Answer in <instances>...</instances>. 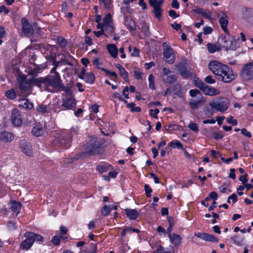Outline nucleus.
Returning <instances> with one entry per match:
<instances>
[{"instance_id": "f257e3e1", "label": "nucleus", "mask_w": 253, "mask_h": 253, "mask_svg": "<svg viewBox=\"0 0 253 253\" xmlns=\"http://www.w3.org/2000/svg\"><path fill=\"white\" fill-rule=\"evenodd\" d=\"M31 82L36 84V86L42 88L48 92H53V90L56 92L64 91L66 95H71L73 93L71 87L66 86L63 83L59 73L55 75H49L45 77H40L37 80H33Z\"/></svg>"}, {"instance_id": "f03ea898", "label": "nucleus", "mask_w": 253, "mask_h": 253, "mask_svg": "<svg viewBox=\"0 0 253 253\" xmlns=\"http://www.w3.org/2000/svg\"><path fill=\"white\" fill-rule=\"evenodd\" d=\"M209 68L215 75L217 80L225 83H230L236 79V76L230 67L217 61H211Z\"/></svg>"}, {"instance_id": "7ed1b4c3", "label": "nucleus", "mask_w": 253, "mask_h": 253, "mask_svg": "<svg viewBox=\"0 0 253 253\" xmlns=\"http://www.w3.org/2000/svg\"><path fill=\"white\" fill-rule=\"evenodd\" d=\"M41 72L40 68H35L29 72L28 75L31 76V77L27 79L28 76L23 74L19 69H17L18 76L17 77V81L18 84L19 89L22 93H24L27 91L31 86H36V84L31 82L33 80H37L36 78L39 73Z\"/></svg>"}, {"instance_id": "20e7f679", "label": "nucleus", "mask_w": 253, "mask_h": 253, "mask_svg": "<svg viewBox=\"0 0 253 253\" xmlns=\"http://www.w3.org/2000/svg\"><path fill=\"white\" fill-rule=\"evenodd\" d=\"M104 144L103 139L89 136L88 140L84 145V153L89 156L101 154L103 151Z\"/></svg>"}, {"instance_id": "39448f33", "label": "nucleus", "mask_w": 253, "mask_h": 253, "mask_svg": "<svg viewBox=\"0 0 253 253\" xmlns=\"http://www.w3.org/2000/svg\"><path fill=\"white\" fill-rule=\"evenodd\" d=\"M71 133L66 132L62 133L58 136L55 137L52 141V144L55 147L67 149L71 146Z\"/></svg>"}, {"instance_id": "423d86ee", "label": "nucleus", "mask_w": 253, "mask_h": 253, "mask_svg": "<svg viewBox=\"0 0 253 253\" xmlns=\"http://www.w3.org/2000/svg\"><path fill=\"white\" fill-rule=\"evenodd\" d=\"M218 42L226 51L235 50L237 48V41L235 37L230 35V33L221 35L218 39Z\"/></svg>"}, {"instance_id": "0eeeda50", "label": "nucleus", "mask_w": 253, "mask_h": 253, "mask_svg": "<svg viewBox=\"0 0 253 253\" xmlns=\"http://www.w3.org/2000/svg\"><path fill=\"white\" fill-rule=\"evenodd\" d=\"M193 84L206 95L213 96L219 93V91L218 89L208 85L199 79L194 80Z\"/></svg>"}, {"instance_id": "6e6552de", "label": "nucleus", "mask_w": 253, "mask_h": 253, "mask_svg": "<svg viewBox=\"0 0 253 253\" xmlns=\"http://www.w3.org/2000/svg\"><path fill=\"white\" fill-rule=\"evenodd\" d=\"M163 48V58L169 64H172L175 59V56L173 48L166 42H164L162 45Z\"/></svg>"}, {"instance_id": "1a4fd4ad", "label": "nucleus", "mask_w": 253, "mask_h": 253, "mask_svg": "<svg viewBox=\"0 0 253 253\" xmlns=\"http://www.w3.org/2000/svg\"><path fill=\"white\" fill-rule=\"evenodd\" d=\"M209 105L213 109L223 113L228 109L229 102L226 99L221 98L218 101L212 100L209 103Z\"/></svg>"}, {"instance_id": "9d476101", "label": "nucleus", "mask_w": 253, "mask_h": 253, "mask_svg": "<svg viewBox=\"0 0 253 253\" xmlns=\"http://www.w3.org/2000/svg\"><path fill=\"white\" fill-rule=\"evenodd\" d=\"M240 76L244 81L253 80V62L244 65L241 71Z\"/></svg>"}, {"instance_id": "9b49d317", "label": "nucleus", "mask_w": 253, "mask_h": 253, "mask_svg": "<svg viewBox=\"0 0 253 253\" xmlns=\"http://www.w3.org/2000/svg\"><path fill=\"white\" fill-rule=\"evenodd\" d=\"M66 96H68V95ZM69 96V97H66L62 99V104L60 107L61 110L64 111L68 110L75 111L76 109L77 101L74 97L72 96V94Z\"/></svg>"}, {"instance_id": "f8f14e48", "label": "nucleus", "mask_w": 253, "mask_h": 253, "mask_svg": "<svg viewBox=\"0 0 253 253\" xmlns=\"http://www.w3.org/2000/svg\"><path fill=\"white\" fill-rule=\"evenodd\" d=\"M10 120L14 127H20L23 124V119L20 112L17 109L12 110L10 115Z\"/></svg>"}, {"instance_id": "ddd939ff", "label": "nucleus", "mask_w": 253, "mask_h": 253, "mask_svg": "<svg viewBox=\"0 0 253 253\" xmlns=\"http://www.w3.org/2000/svg\"><path fill=\"white\" fill-rule=\"evenodd\" d=\"M164 1H149L150 6L153 8V12L155 17L160 20L162 17V13L163 11L161 6L164 3Z\"/></svg>"}, {"instance_id": "4468645a", "label": "nucleus", "mask_w": 253, "mask_h": 253, "mask_svg": "<svg viewBox=\"0 0 253 253\" xmlns=\"http://www.w3.org/2000/svg\"><path fill=\"white\" fill-rule=\"evenodd\" d=\"M176 67L183 79H188L192 77V73L187 69V63L186 62L179 63L176 66Z\"/></svg>"}, {"instance_id": "2eb2a0df", "label": "nucleus", "mask_w": 253, "mask_h": 253, "mask_svg": "<svg viewBox=\"0 0 253 253\" xmlns=\"http://www.w3.org/2000/svg\"><path fill=\"white\" fill-rule=\"evenodd\" d=\"M21 151L28 156H32L33 154V149L30 142L25 139L21 140L19 143Z\"/></svg>"}, {"instance_id": "dca6fc26", "label": "nucleus", "mask_w": 253, "mask_h": 253, "mask_svg": "<svg viewBox=\"0 0 253 253\" xmlns=\"http://www.w3.org/2000/svg\"><path fill=\"white\" fill-rule=\"evenodd\" d=\"M81 79L84 80L85 83L92 84H93L95 77L93 73H86L85 69L82 68V71L78 76Z\"/></svg>"}, {"instance_id": "f3484780", "label": "nucleus", "mask_w": 253, "mask_h": 253, "mask_svg": "<svg viewBox=\"0 0 253 253\" xmlns=\"http://www.w3.org/2000/svg\"><path fill=\"white\" fill-rule=\"evenodd\" d=\"M21 21L23 33L26 36L33 35V28L28 20L24 17L21 18Z\"/></svg>"}, {"instance_id": "a211bd4d", "label": "nucleus", "mask_w": 253, "mask_h": 253, "mask_svg": "<svg viewBox=\"0 0 253 253\" xmlns=\"http://www.w3.org/2000/svg\"><path fill=\"white\" fill-rule=\"evenodd\" d=\"M29 234L30 231H27L24 234L26 239L20 245V248L22 250H29L34 244V241L32 240V237Z\"/></svg>"}, {"instance_id": "6ab92c4d", "label": "nucleus", "mask_w": 253, "mask_h": 253, "mask_svg": "<svg viewBox=\"0 0 253 253\" xmlns=\"http://www.w3.org/2000/svg\"><path fill=\"white\" fill-rule=\"evenodd\" d=\"M195 236L207 242L214 243L217 242L218 241V239L213 235L206 233H195Z\"/></svg>"}, {"instance_id": "aec40b11", "label": "nucleus", "mask_w": 253, "mask_h": 253, "mask_svg": "<svg viewBox=\"0 0 253 253\" xmlns=\"http://www.w3.org/2000/svg\"><path fill=\"white\" fill-rule=\"evenodd\" d=\"M124 24L126 27L130 32L135 30L136 24L130 15H125L124 16Z\"/></svg>"}, {"instance_id": "412c9836", "label": "nucleus", "mask_w": 253, "mask_h": 253, "mask_svg": "<svg viewBox=\"0 0 253 253\" xmlns=\"http://www.w3.org/2000/svg\"><path fill=\"white\" fill-rule=\"evenodd\" d=\"M14 139V136L12 133L3 130L0 132V141L7 143L10 142Z\"/></svg>"}, {"instance_id": "4be33fe9", "label": "nucleus", "mask_w": 253, "mask_h": 253, "mask_svg": "<svg viewBox=\"0 0 253 253\" xmlns=\"http://www.w3.org/2000/svg\"><path fill=\"white\" fill-rule=\"evenodd\" d=\"M18 102L20 103L19 105V107L24 110H31L34 107L33 103L30 102L27 98H19L18 99Z\"/></svg>"}, {"instance_id": "5701e85b", "label": "nucleus", "mask_w": 253, "mask_h": 253, "mask_svg": "<svg viewBox=\"0 0 253 253\" xmlns=\"http://www.w3.org/2000/svg\"><path fill=\"white\" fill-rule=\"evenodd\" d=\"M227 18L228 17L226 14L223 12V16H222L219 19V23L220 24V27L226 34L229 33V31L227 29V26L228 24V20Z\"/></svg>"}, {"instance_id": "b1692460", "label": "nucleus", "mask_w": 253, "mask_h": 253, "mask_svg": "<svg viewBox=\"0 0 253 253\" xmlns=\"http://www.w3.org/2000/svg\"><path fill=\"white\" fill-rule=\"evenodd\" d=\"M170 242L175 247H179L182 242V238L179 235L173 233L170 236H168Z\"/></svg>"}, {"instance_id": "393cba45", "label": "nucleus", "mask_w": 253, "mask_h": 253, "mask_svg": "<svg viewBox=\"0 0 253 253\" xmlns=\"http://www.w3.org/2000/svg\"><path fill=\"white\" fill-rule=\"evenodd\" d=\"M112 166L111 164L107 162H102L97 166L96 169L98 171L99 173H103L110 169H112Z\"/></svg>"}, {"instance_id": "a878e982", "label": "nucleus", "mask_w": 253, "mask_h": 253, "mask_svg": "<svg viewBox=\"0 0 253 253\" xmlns=\"http://www.w3.org/2000/svg\"><path fill=\"white\" fill-rule=\"evenodd\" d=\"M192 11L194 13L200 14L202 17L207 19H211V13L210 11V10L204 11L203 8H196L193 9Z\"/></svg>"}, {"instance_id": "bb28decb", "label": "nucleus", "mask_w": 253, "mask_h": 253, "mask_svg": "<svg viewBox=\"0 0 253 253\" xmlns=\"http://www.w3.org/2000/svg\"><path fill=\"white\" fill-rule=\"evenodd\" d=\"M125 213L130 220H135L139 216L138 211L135 209H126Z\"/></svg>"}, {"instance_id": "cd10ccee", "label": "nucleus", "mask_w": 253, "mask_h": 253, "mask_svg": "<svg viewBox=\"0 0 253 253\" xmlns=\"http://www.w3.org/2000/svg\"><path fill=\"white\" fill-rule=\"evenodd\" d=\"M21 207L22 204L19 202H17L15 200H13L11 202V210L16 215L19 214Z\"/></svg>"}, {"instance_id": "c85d7f7f", "label": "nucleus", "mask_w": 253, "mask_h": 253, "mask_svg": "<svg viewBox=\"0 0 253 253\" xmlns=\"http://www.w3.org/2000/svg\"><path fill=\"white\" fill-rule=\"evenodd\" d=\"M106 47L112 57L114 58L117 57L118 49L114 44H108L107 45Z\"/></svg>"}, {"instance_id": "c756f323", "label": "nucleus", "mask_w": 253, "mask_h": 253, "mask_svg": "<svg viewBox=\"0 0 253 253\" xmlns=\"http://www.w3.org/2000/svg\"><path fill=\"white\" fill-rule=\"evenodd\" d=\"M31 133L33 135L37 137L42 135L43 133V129L42 125L40 124H37L32 128Z\"/></svg>"}, {"instance_id": "7c9ffc66", "label": "nucleus", "mask_w": 253, "mask_h": 253, "mask_svg": "<svg viewBox=\"0 0 253 253\" xmlns=\"http://www.w3.org/2000/svg\"><path fill=\"white\" fill-rule=\"evenodd\" d=\"M138 29L140 30L141 32L143 33L145 37H149L150 35L149 29L148 25L145 22H142L139 24Z\"/></svg>"}, {"instance_id": "2f4dec72", "label": "nucleus", "mask_w": 253, "mask_h": 253, "mask_svg": "<svg viewBox=\"0 0 253 253\" xmlns=\"http://www.w3.org/2000/svg\"><path fill=\"white\" fill-rule=\"evenodd\" d=\"M29 235H31L32 240L34 241V243L36 242L41 244L44 240V238L40 234L35 233L33 232H30Z\"/></svg>"}, {"instance_id": "473e14b6", "label": "nucleus", "mask_w": 253, "mask_h": 253, "mask_svg": "<svg viewBox=\"0 0 253 253\" xmlns=\"http://www.w3.org/2000/svg\"><path fill=\"white\" fill-rule=\"evenodd\" d=\"M177 80L176 76L171 73L168 75L163 76V81L167 83L172 84Z\"/></svg>"}, {"instance_id": "72a5a7b5", "label": "nucleus", "mask_w": 253, "mask_h": 253, "mask_svg": "<svg viewBox=\"0 0 253 253\" xmlns=\"http://www.w3.org/2000/svg\"><path fill=\"white\" fill-rule=\"evenodd\" d=\"M67 57H68L69 58H71V60H74V57L68 52L67 53V56H64V58H61L60 59V62L62 65H69L71 66H74V64L72 63V61H69L66 58Z\"/></svg>"}, {"instance_id": "f704fd0d", "label": "nucleus", "mask_w": 253, "mask_h": 253, "mask_svg": "<svg viewBox=\"0 0 253 253\" xmlns=\"http://www.w3.org/2000/svg\"><path fill=\"white\" fill-rule=\"evenodd\" d=\"M5 95L7 98L10 100L15 99L17 96L16 93L13 88L6 91L5 92Z\"/></svg>"}, {"instance_id": "c9c22d12", "label": "nucleus", "mask_w": 253, "mask_h": 253, "mask_svg": "<svg viewBox=\"0 0 253 253\" xmlns=\"http://www.w3.org/2000/svg\"><path fill=\"white\" fill-rule=\"evenodd\" d=\"M203 102V101L201 99L198 100L191 99L189 102L190 108L192 109H198L199 108L200 104Z\"/></svg>"}, {"instance_id": "e433bc0d", "label": "nucleus", "mask_w": 253, "mask_h": 253, "mask_svg": "<svg viewBox=\"0 0 253 253\" xmlns=\"http://www.w3.org/2000/svg\"><path fill=\"white\" fill-rule=\"evenodd\" d=\"M207 48L209 52L211 53H213L217 51L220 50L219 46L211 43H208L207 44Z\"/></svg>"}, {"instance_id": "4c0bfd02", "label": "nucleus", "mask_w": 253, "mask_h": 253, "mask_svg": "<svg viewBox=\"0 0 253 253\" xmlns=\"http://www.w3.org/2000/svg\"><path fill=\"white\" fill-rule=\"evenodd\" d=\"M57 42L58 45L62 48L66 47L68 44V41L66 39L62 37H58L57 38Z\"/></svg>"}, {"instance_id": "58836bf2", "label": "nucleus", "mask_w": 253, "mask_h": 253, "mask_svg": "<svg viewBox=\"0 0 253 253\" xmlns=\"http://www.w3.org/2000/svg\"><path fill=\"white\" fill-rule=\"evenodd\" d=\"M174 250L173 247H171L169 251H166L163 247L160 246L156 250L153 252V253H174Z\"/></svg>"}, {"instance_id": "ea45409f", "label": "nucleus", "mask_w": 253, "mask_h": 253, "mask_svg": "<svg viewBox=\"0 0 253 253\" xmlns=\"http://www.w3.org/2000/svg\"><path fill=\"white\" fill-rule=\"evenodd\" d=\"M120 75L126 82H129L128 75L127 72L124 68L119 71Z\"/></svg>"}, {"instance_id": "a19ab883", "label": "nucleus", "mask_w": 253, "mask_h": 253, "mask_svg": "<svg viewBox=\"0 0 253 253\" xmlns=\"http://www.w3.org/2000/svg\"><path fill=\"white\" fill-rule=\"evenodd\" d=\"M168 145L169 147H176L177 148H183V145L182 143L178 140H172L170 141L169 144Z\"/></svg>"}, {"instance_id": "79ce46f5", "label": "nucleus", "mask_w": 253, "mask_h": 253, "mask_svg": "<svg viewBox=\"0 0 253 253\" xmlns=\"http://www.w3.org/2000/svg\"><path fill=\"white\" fill-rule=\"evenodd\" d=\"M149 81V87L152 90L155 89V78L152 74H150L148 77Z\"/></svg>"}, {"instance_id": "37998d69", "label": "nucleus", "mask_w": 253, "mask_h": 253, "mask_svg": "<svg viewBox=\"0 0 253 253\" xmlns=\"http://www.w3.org/2000/svg\"><path fill=\"white\" fill-rule=\"evenodd\" d=\"M37 112L42 114L47 113L48 112L47 106L43 104L39 105L36 108Z\"/></svg>"}, {"instance_id": "c03bdc74", "label": "nucleus", "mask_w": 253, "mask_h": 253, "mask_svg": "<svg viewBox=\"0 0 253 253\" xmlns=\"http://www.w3.org/2000/svg\"><path fill=\"white\" fill-rule=\"evenodd\" d=\"M111 211V209L110 208V206L107 205L104 206L100 210L101 213L103 216H107L109 214Z\"/></svg>"}, {"instance_id": "a18cd8bd", "label": "nucleus", "mask_w": 253, "mask_h": 253, "mask_svg": "<svg viewBox=\"0 0 253 253\" xmlns=\"http://www.w3.org/2000/svg\"><path fill=\"white\" fill-rule=\"evenodd\" d=\"M101 70L103 71L104 72H105L106 75H107L108 76H110L114 78L115 79H118V75L116 72H113V71H111L105 68H102L101 69Z\"/></svg>"}, {"instance_id": "49530a36", "label": "nucleus", "mask_w": 253, "mask_h": 253, "mask_svg": "<svg viewBox=\"0 0 253 253\" xmlns=\"http://www.w3.org/2000/svg\"><path fill=\"white\" fill-rule=\"evenodd\" d=\"M231 239L233 240V243L237 246H240L243 241V239H239V236L237 234L234 235Z\"/></svg>"}, {"instance_id": "de8ad7c7", "label": "nucleus", "mask_w": 253, "mask_h": 253, "mask_svg": "<svg viewBox=\"0 0 253 253\" xmlns=\"http://www.w3.org/2000/svg\"><path fill=\"white\" fill-rule=\"evenodd\" d=\"M35 36L40 38L41 36V29L37 26V23H34V28H33V35Z\"/></svg>"}, {"instance_id": "09e8293b", "label": "nucleus", "mask_w": 253, "mask_h": 253, "mask_svg": "<svg viewBox=\"0 0 253 253\" xmlns=\"http://www.w3.org/2000/svg\"><path fill=\"white\" fill-rule=\"evenodd\" d=\"M188 127L190 130L196 133H198L199 131L197 124L193 122L192 121H191L190 123L188 126Z\"/></svg>"}, {"instance_id": "8fccbe9b", "label": "nucleus", "mask_w": 253, "mask_h": 253, "mask_svg": "<svg viewBox=\"0 0 253 253\" xmlns=\"http://www.w3.org/2000/svg\"><path fill=\"white\" fill-rule=\"evenodd\" d=\"M144 191L145 192L146 196L147 198H150L151 197V193L153 190L151 187L147 184H145L144 186Z\"/></svg>"}, {"instance_id": "3c124183", "label": "nucleus", "mask_w": 253, "mask_h": 253, "mask_svg": "<svg viewBox=\"0 0 253 253\" xmlns=\"http://www.w3.org/2000/svg\"><path fill=\"white\" fill-rule=\"evenodd\" d=\"M112 22V16L110 13L107 14L103 19V23L104 25L109 26Z\"/></svg>"}, {"instance_id": "603ef678", "label": "nucleus", "mask_w": 253, "mask_h": 253, "mask_svg": "<svg viewBox=\"0 0 253 253\" xmlns=\"http://www.w3.org/2000/svg\"><path fill=\"white\" fill-rule=\"evenodd\" d=\"M172 91L175 95H179L181 92V86L178 84L174 85L172 87Z\"/></svg>"}, {"instance_id": "864d4df0", "label": "nucleus", "mask_w": 253, "mask_h": 253, "mask_svg": "<svg viewBox=\"0 0 253 253\" xmlns=\"http://www.w3.org/2000/svg\"><path fill=\"white\" fill-rule=\"evenodd\" d=\"M160 110L158 108H155V109H150L149 110V114L150 115L155 118V119H158V114L159 113Z\"/></svg>"}, {"instance_id": "5fc2aeb1", "label": "nucleus", "mask_w": 253, "mask_h": 253, "mask_svg": "<svg viewBox=\"0 0 253 253\" xmlns=\"http://www.w3.org/2000/svg\"><path fill=\"white\" fill-rule=\"evenodd\" d=\"M51 242L54 246H58L60 244V242H61L59 236H57V235L53 236L52 237Z\"/></svg>"}, {"instance_id": "6e6d98bb", "label": "nucleus", "mask_w": 253, "mask_h": 253, "mask_svg": "<svg viewBox=\"0 0 253 253\" xmlns=\"http://www.w3.org/2000/svg\"><path fill=\"white\" fill-rule=\"evenodd\" d=\"M90 246L92 248V251L91 252H86L85 251H81L79 253H97V245L91 243Z\"/></svg>"}, {"instance_id": "4d7b16f0", "label": "nucleus", "mask_w": 253, "mask_h": 253, "mask_svg": "<svg viewBox=\"0 0 253 253\" xmlns=\"http://www.w3.org/2000/svg\"><path fill=\"white\" fill-rule=\"evenodd\" d=\"M113 97L115 98H118L120 101H123L125 103H127V101L126 100L124 99L122 97V95L119 92H115L113 93Z\"/></svg>"}, {"instance_id": "13d9d810", "label": "nucleus", "mask_w": 253, "mask_h": 253, "mask_svg": "<svg viewBox=\"0 0 253 253\" xmlns=\"http://www.w3.org/2000/svg\"><path fill=\"white\" fill-rule=\"evenodd\" d=\"M226 121L228 123L231 124L233 126L237 125L238 124L237 120L236 119H234L233 117L232 116H230L227 119Z\"/></svg>"}, {"instance_id": "bf43d9fd", "label": "nucleus", "mask_w": 253, "mask_h": 253, "mask_svg": "<svg viewBox=\"0 0 253 253\" xmlns=\"http://www.w3.org/2000/svg\"><path fill=\"white\" fill-rule=\"evenodd\" d=\"M211 156L215 159H217L218 158H221V157H222V154L221 153H220L218 151H216L214 150H211Z\"/></svg>"}, {"instance_id": "052dcab7", "label": "nucleus", "mask_w": 253, "mask_h": 253, "mask_svg": "<svg viewBox=\"0 0 253 253\" xmlns=\"http://www.w3.org/2000/svg\"><path fill=\"white\" fill-rule=\"evenodd\" d=\"M6 32L3 27L0 26V45L2 43V38L5 36Z\"/></svg>"}, {"instance_id": "680f3d73", "label": "nucleus", "mask_w": 253, "mask_h": 253, "mask_svg": "<svg viewBox=\"0 0 253 253\" xmlns=\"http://www.w3.org/2000/svg\"><path fill=\"white\" fill-rule=\"evenodd\" d=\"M213 135L215 140L221 139L223 137V135L220 131L213 132Z\"/></svg>"}, {"instance_id": "e2e57ef3", "label": "nucleus", "mask_w": 253, "mask_h": 253, "mask_svg": "<svg viewBox=\"0 0 253 253\" xmlns=\"http://www.w3.org/2000/svg\"><path fill=\"white\" fill-rule=\"evenodd\" d=\"M241 133L242 135L248 138H251L252 136L251 132L248 131L245 128H243L241 129Z\"/></svg>"}, {"instance_id": "0e129e2a", "label": "nucleus", "mask_w": 253, "mask_h": 253, "mask_svg": "<svg viewBox=\"0 0 253 253\" xmlns=\"http://www.w3.org/2000/svg\"><path fill=\"white\" fill-rule=\"evenodd\" d=\"M205 82L209 84H213L215 83V80L213 79L211 76H208L205 78Z\"/></svg>"}, {"instance_id": "69168bd1", "label": "nucleus", "mask_w": 253, "mask_h": 253, "mask_svg": "<svg viewBox=\"0 0 253 253\" xmlns=\"http://www.w3.org/2000/svg\"><path fill=\"white\" fill-rule=\"evenodd\" d=\"M169 15L172 19H175L176 18L180 16L178 13H176L174 10L172 9L169 11Z\"/></svg>"}, {"instance_id": "338daca9", "label": "nucleus", "mask_w": 253, "mask_h": 253, "mask_svg": "<svg viewBox=\"0 0 253 253\" xmlns=\"http://www.w3.org/2000/svg\"><path fill=\"white\" fill-rule=\"evenodd\" d=\"M201 94L200 91L197 89H192L189 90V95L191 97H195L198 94Z\"/></svg>"}, {"instance_id": "774afa93", "label": "nucleus", "mask_w": 253, "mask_h": 253, "mask_svg": "<svg viewBox=\"0 0 253 253\" xmlns=\"http://www.w3.org/2000/svg\"><path fill=\"white\" fill-rule=\"evenodd\" d=\"M69 9L68 7V3L66 1H64L63 3H62V7H61V12H63L64 13H67V11H68Z\"/></svg>"}]
</instances>
